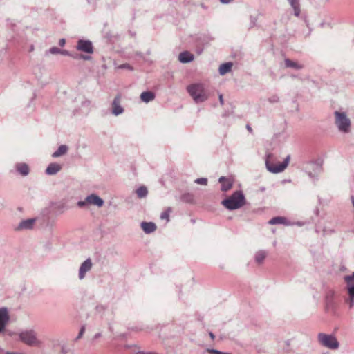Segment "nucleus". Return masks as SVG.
I'll return each instance as SVG.
<instances>
[{
  "label": "nucleus",
  "mask_w": 354,
  "mask_h": 354,
  "mask_svg": "<svg viewBox=\"0 0 354 354\" xmlns=\"http://www.w3.org/2000/svg\"><path fill=\"white\" fill-rule=\"evenodd\" d=\"M89 104H90V101H88V100L84 101V102H83V103H82V105H83V106H85V105H89Z\"/></svg>",
  "instance_id": "nucleus-47"
},
{
  "label": "nucleus",
  "mask_w": 354,
  "mask_h": 354,
  "mask_svg": "<svg viewBox=\"0 0 354 354\" xmlns=\"http://www.w3.org/2000/svg\"><path fill=\"white\" fill-rule=\"evenodd\" d=\"M194 58V55L188 51H183L178 55V60L183 64L191 62Z\"/></svg>",
  "instance_id": "nucleus-17"
},
{
  "label": "nucleus",
  "mask_w": 354,
  "mask_h": 354,
  "mask_svg": "<svg viewBox=\"0 0 354 354\" xmlns=\"http://www.w3.org/2000/svg\"><path fill=\"white\" fill-rule=\"evenodd\" d=\"M137 354H156L153 352H145V351H138Z\"/></svg>",
  "instance_id": "nucleus-43"
},
{
  "label": "nucleus",
  "mask_w": 354,
  "mask_h": 354,
  "mask_svg": "<svg viewBox=\"0 0 354 354\" xmlns=\"http://www.w3.org/2000/svg\"><path fill=\"white\" fill-rule=\"evenodd\" d=\"M187 91L196 103H201L208 99L204 86L201 83L189 85L187 87Z\"/></svg>",
  "instance_id": "nucleus-2"
},
{
  "label": "nucleus",
  "mask_w": 354,
  "mask_h": 354,
  "mask_svg": "<svg viewBox=\"0 0 354 354\" xmlns=\"http://www.w3.org/2000/svg\"><path fill=\"white\" fill-rule=\"evenodd\" d=\"M344 281L346 283V289L349 295L346 302L348 304L349 308H351L354 306V272L351 275H346Z\"/></svg>",
  "instance_id": "nucleus-9"
},
{
  "label": "nucleus",
  "mask_w": 354,
  "mask_h": 354,
  "mask_svg": "<svg viewBox=\"0 0 354 354\" xmlns=\"http://www.w3.org/2000/svg\"><path fill=\"white\" fill-rule=\"evenodd\" d=\"M288 1L294 10V15L296 17H299L301 12L299 0H288Z\"/></svg>",
  "instance_id": "nucleus-23"
},
{
  "label": "nucleus",
  "mask_w": 354,
  "mask_h": 354,
  "mask_svg": "<svg viewBox=\"0 0 354 354\" xmlns=\"http://www.w3.org/2000/svg\"><path fill=\"white\" fill-rule=\"evenodd\" d=\"M61 169H62L61 165L56 163V162H53V163H50L48 165V166L46 169L45 172L47 175H55L59 171H60Z\"/></svg>",
  "instance_id": "nucleus-15"
},
{
  "label": "nucleus",
  "mask_w": 354,
  "mask_h": 354,
  "mask_svg": "<svg viewBox=\"0 0 354 354\" xmlns=\"http://www.w3.org/2000/svg\"><path fill=\"white\" fill-rule=\"evenodd\" d=\"M35 222H36L35 218L23 220L19 223V225L16 227V230H31L33 228Z\"/></svg>",
  "instance_id": "nucleus-14"
},
{
  "label": "nucleus",
  "mask_w": 354,
  "mask_h": 354,
  "mask_svg": "<svg viewBox=\"0 0 354 354\" xmlns=\"http://www.w3.org/2000/svg\"><path fill=\"white\" fill-rule=\"evenodd\" d=\"M232 66V62H225L222 64L218 69L219 74L223 75L231 71Z\"/></svg>",
  "instance_id": "nucleus-24"
},
{
  "label": "nucleus",
  "mask_w": 354,
  "mask_h": 354,
  "mask_svg": "<svg viewBox=\"0 0 354 354\" xmlns=\"http://www.w3.org/2000/svg\"><path fill=\"white\" fill-rule=\"evenodd\" d=\"M335 124L338 130L344 133H348L351 131V122L345 112L335 111L334 112Z\"/></svg>",
  "instance_id": "nucleus-4"
},
{
  "label": "nucleus",
  "mask_w": 354,
  "mask_h": 354,
  "mask_svg": "<svg viewBox=\"0 0 354 354\" xmlns=\"http://www.w3.org/2000/svg\"><path fill=\"white\" fill-rule=\"evenodd\" d=\"M121 101V95L120 94H118L113 99L112 102V113L118 116L124 112L123 107L120 105Z\"/></svg>",
  "instance_id": "nucleus-12"
},
{
  "label": "nucleus",
  "mask_w": 354,
  "mask_h": 354,
  "mask_svg": "<svg viewBox=\"0 0 354 354\" xmlns=\"http://www.w3.org/2000/svg\"><path fill=\"white\" fill-rule=\"evenodd\" d=\"M218 182L221 183V189L223 192H227L232 187V181L225 176L220 177Z\"/></svg>",
  "instance_id": "nucleus-16"
},
{
  "label": "nucleus",
  "mask_w": 354,
  "mask_h": 354,
  "mask_svg": "<svg viewBox=\"0 0 354 354\" xmlns=\"http://www.w3.org/2000/svg\"><path fill=\"white\" fill-rule=\"evenodd\" d=\"M219 102L221 105L223 104V97L222 94H219Z\"/></svg>",
  "instance_id": "nucleus-44"
},
{
  "label": "nucleus",
  "mask_w": 354,
  "mask_h": 354,
  "mask_svg": "<svg viewBox=\"0 0 354 354\" xmlns=\"http://www.w3.org/2000/svg\"><path fill=\"white\" fill-rule=\"evenodd\" d=\"M19 337L23 343L30 346H37L40 344V342L37 338V334L33 330L21 332Z\"/></svg>",
  "instance_id": "nucleus-5"
},
{
  "label": "nucleus",
  "mask_w": 354,
  "mask_h": 354,
  "mask_svg": "<svg viewBox=\"0 0 354 354\" xmlns=\"http://www.w3.org/2000/svg\"><path fill=\"white\" fill-rule=\"evenodd\" d=\"M10 322L9 310L7 307L0 308V334L4 332Z\"/></svg>",
  "instance_id": "nucleus-11"
},
{
  "label": "nucleus",
  "mask_w": 354,
  "mask_h": 354,
  "mask_svg": "<svg viewBox=\"0 0 354 354\" xmlns=\"http://www.w3.org/2000/svg\"><path fill=\"white\" fill-rule=\"evenodd\" d=\"M257 21V17L251 15L250 17V28H253L256 26Z\"/></svg>",
  "instance_id": "nucleus-34"
},
{
  "label": "nucleus",
  "mask_w": 354,
  "mask_h": 354,
  "mask_svg": "<svg viewBox=\"0 0 354 354\" xmlns=\"http://www.w3.org/2000/svg\"><path fill=\"white\" fill-rule=\"evenodd\" d=\"M76 49L87 54H93L94 51L93 43L90 40L82 39L77 41Z\"/></svg>",
  "instance_id": "nucleus-10"
},
{
  "label": "nucleus",
  "mask_w": 354,
  "mask_h": 354,
  "mask_svg": "<svg viewBox=\"0 0 354 354\" xmlns=\"http://www.w3.org/2000/svg\"><path fill=\"white\" fill-rule=\"evenodd\" d=\"M223 4H227L232 2L234 0H219Z\"/></svg>",
  "instance_id": "nucleus-42"
},
{
  "label": "nucleus",
  "mask_w": 354,
  "mask_h": 354,
  "mask_svg": "<svg viewBox=\"0 0 354 354\" xmlns=\"http://www.w3.org/2000/svg\"><path fill=\"white\" fill-rule=\"evenodd\" d=\"M268 100L270 103H277L279 102V97L277 95H274L270 97Z\"/></svg>",
  "instance_id": "nucleus-35"
},
{
  "label": "nucleus",
  "mask_w": 354,
  "mask_h": 354,
  "mask_svg": "<svg viewBox=\"0 0 354 354\" xmlns=\"http://www.w3.org/2000/svg\"><path fill=\"white\" fill-rule=\"evenodd\" d=\"M156 97L155 93L152 91H144L140 95V99L142 102L148 103L153 100Z\"/></svg>",
  "instance_id": "nucleus-20"
},
{
  "label": "nucleus",
  "mask_w": 354,
  "mask_h": 354,
  "mask_svg": "<svg viewBox=\"0 0 354 354\" xmlns=\"http://www.w3.org/2000/svg\"><path fill=\"white\" fill-rule=\"evenodd\" d=\"M267 256V252L265 250H259L256 252L254 256L255 261L258 264H261L263 262Z\"/></svg>",
  "instance_id": "nucleus-26"
},
{
  "label": "nucleus",
  "mask_w": 354,
  "mask_h": 354,
  "mask_svg": "<svg viewBox=\"0 0 354 354\" xmlns=\"http://www.w3.org/2000/svg\"><path fill=\"white\" fill-rule=\"evenodd\" d=\"M268 223L270 225L284 224L288 225L287 219L283 216H276L271 218Z\"/></svg>",
  "instance_id": "nucleus-25"
},
{
  "label": "nucleus",
  "mask_w": 354,
  "mask_h": 354,
  "mask_svg": "<svg viewBox=\"0 0 354 354\" xmlns=\"http://www.w3.org/2000/svg\"><path fill=\"white\" fill-rule=\"evenodd\" d=\"M94 205L97 207H101L104 205V201L102 198L95 194H91L87 196L84 201H80L77 205L79 207H83L86 205Z\"/></svg>",
  "instance_id": "nucleus-8"
},
{
  "label": "nucleus",
  "mask_w": 354,
  "mask_h": 354,
  "mask_svg": "<svg viewBox=\"0 0 354 354\" xmlns=\"http://www.w3.org/2000/svg\"><path fill=\"white\" fill-rule=\"evenodd\" d=\"M100 337H101V333H96V334L94 335V338H95V339H97V338H99Z\"/></svg>",
  "instance_id": "nucleus-48"
},
{
  "label": "nucleus",
  "mask_w": 354,
  "mask_h": 354,
  "mask_svg": "<svg viewBox=\"0 0 354 354\" xmlns=\"http://www.w3.org/2000/svg\"><path fill=\"white\" fill-rule=\"evenodd\" d=\"M284 64L286 68H292L297 70H301L304 68V66L302 64H299L288 58L285 59Z\"/></svg>",
  "instance_id": "nucleus-22"
},
{
  "label": "nucleus",
  "mask_w": 354,
  "mask_h": 354,
  "mask_svg": "<svg viewBox=\"0 0 354 354\" xmlns=\"http://www.w3.org/2000/svg\"><path fill=\"white\" fill-rule=\"evenodd\" d=\"M245 201L242 191H236L230 197L223 200L221 204L229 210H235L243 207Z\"/></svg>",
  "instance_id": "nucleus-1"
},
{
  "label": "nucleus",
  "mask_w": 354,
  "mask_h": 354,
  "mask_svg": "<svg viewBox=\"0 0 354 354\" xmlns=\"http://www.w3.org/2000/svg\"><path fill=\"white\" fill-rule=\"evenodd\" d=\"M306 170L308 176L315 182L318 180V175L322 171V163L319 160L309 162Z\"/></svg>",
  "instance_id": "nucleus-7"
},
{
  "label": "nucleus",
  "mask_w": 354,
  "mask_h": 354,
  "mask_svg": "<svg viewBox=\"0 0 354 354\" xmlns=\"http://www.w3.org/2000/svg\"><path fill=\"white\" fill-rule=\"evenodd\" d=\"M5 354H22L19 352H14V351H6L5 352Z\"/></svg>",
  "instance_id": "nucleus-45"
},
{
  "label": "nucleus",
  "mask_w": 354,
  "mask_h": 354,
  "mask_svg": "<svg viewBox=\"0 0 354 354\" xmlns=\"http://www.w3.org/2000/svg\"><path fill=\"white\" fill-rule=\"evenodd\" d=\"M246 128H247V129H248V131H250V132H252V129L251 127H250L249 124H248V125L246 126Z\"/></svg>",
  "instance_id": "nucleus-49"
},
{
  "label": "nucleus",
  "mask_w": 354,
  "mask_h": 354,
  "mask_svg": "<svg viewBox=\"0 0 354 354\" xmlns=\"http://www.w3.org/2000/svg\"><path fill=\"white\" fill-rule=\"evenodd\" d=\"M69 57H71L73 59H83V60H91V55H86L83 54H72Z\"/></svg>",
  "instance_id": "nucleus-30"
},
{
  "label": "nucleus",
  "mask_w": 354,
  "mask_h": 354,
  "mask_svg": "<svg viewBox=\"0 0 354 354\" xmlns=\"http://www.w3.org/2000/svg\"><path fill=\"white\" fill-rule=\"evenodd\" d=\"M66 44V40L65 39L62 38V39H60L59 41V45L60 46H64Z\"/></svg>",
  "instance_id": "nucleus-40"
},
{
  "label": "nucleus",
  "mask_w": 354,
  "mask_h": 354,
  "mask_svg": "<svg viewBox=\"0 0 354 354\" xmlns=\"http://www.w3.org/2000/svg\"><path fill=\"white\" fill-rule=\"evenodd\" d=\"M326 308L328 311L330 310L333 313L335 311V303L333 298L330 296H327L326 298Z\"/></svg>",
  "instance_id": "nucleus-28"
},
{
  "label": "nucleus",
  "mask_w": 354,
  "mask_h": 354,
  "mask_svg": "<svg viewBox=\"0 0 354 354\" xmlns=\"http://www.w3.org/2000/svg\"><path fill=\"white\" fill-rule=\"evenodd\" d=\"M141 228L146 234H151L156 230L157 227L153 222H142Z\"/></svg>",
  "instance_id": "nucleus-18"
},
{
  "label": "nucleus",
  "mask_w": 354,
  "mask_h": 354,
  "mask_svg": "<svg viewBox=\"0 0 354 354\" xmlns=\"http://www.w3.org/2000/svg\"><path fill=\"white\" fill-rule=\"evenodd\" d=\"M195 183L199 185H206L207 184V178H198L194 180Z\"/></svg>",
  "instance_id": "nucleus-33"
},
{
  "label": "nucleus",
  "mask_w": 354,
  "mask_h": 354,
  "mask_svg": "<svg viewBox=\"0 0 354 354\" xmlns=\"http://www.w3.org/2000/svg\"><path fill=\"white\" fill-rule=\"evenodd\" d=\"M169 210H170V209H169L168 211L163 212L160 215V218L166 219L167 221H169Z\"/></svg>",
  "instance_id": "nucleus-36"
},
{
  "label": "nucleus",
  "mask_w": 354,
  "mask_h": 354,
  "mask_svg": "<svg viewBox=\"0 0 354 354\" xmlns=\"http://www.w3.org/2000/svg\"><path fill=\"white\" fill-rule=\"evenodd\" d=\"M180 199L182 201H183L185 203H194V196L192 193L187 192V193L183 194L181 196Z\"/></svg>",
  "instance_id": "nucleus-29"
},
{
  "label": "nucleus",
  "mask_w": 354,
  "mask_h": 354,
  "mask_svg": "<svg viewBox=\"0 0 354 354\" xmlns=\"http://www.w3.org/2000/svg\"><path fill=\"white\" fill-rule=\"evenodd\" d=\"M351 202H352L353 206V207H354V196H351Z\"/></svg>",
  "instance_id": "nucleus-50"
},
{
  "label": "nucleus",
  "mask_w": 354,
  "mask_h": 354,
  "mask_svg": "<svg viewBox=\"0 0 354 354\" xmlns=\"http://www.w3.org/2000/svg\"><path fill=\"white\" fill-rule=\"evenodd\" d=\"M59 53H60V49L57 47L54 46V47L50 48L48 50L46 51V55H47L48 53L55 55V54H59Z\"/></svg>",
  "instance_id": "nucleus-31"
},
{
  "label": "nucleus",
  "mask_w": 354,
  "mask_h": 354,
  "mask_svg": "<svg viewBox=\"0 0 354 354\" xmlns=\"http://www.w3.org/2000/svg\"><path fill=\"white\" fill-rule=\"evenodd\" d=\"M15 167L17 171L23 176H26L30 172L29 167L26 163H17Z\"/></svg>",
  "instance_id": "nucleus-19"
},
{
  "label": "nucleus",
  "mask_w": 354,
  "mask_h": 354,
  "mask_svg": "<svg viewBox=\"0 0 354 354\" xmlns=\"http://www.w3.org/2000/svg\"><path fill=\"white\" fill-rule=\"evenodd\" d=\"M209 335L210 338H211L212 340H214V339H215V335H214V334L212 332H209Z\"/></svg>",
  "instance_id": "nucleus-46"
},
{
  "label": "nucleus",
  "mask_w": 354,
  "mask_h": 354,
  "mask_svg": "<svg viewBox=\"0 0 354 354\" xmlns=\"http://www.w3.org/2000/svg\"><path fill=\"white\" fill-rule=\"evenodd\" d=\"M68 147L66 145H60L58 149L52 154L53 158H59L67 153Z\"/></svg>",
  "instance_id": "nucleus-21"
},
{
  "label": "nucleus",
  "mask_w": 354,
  "mask_h": 354,
  "mask_svg": "<svg viewBox=\"0 0 354 354\" xmlns=\"http://www.w3.org/2000/svg\"><path fill=\"white\" fill-rule=\"evenodd\" d=\"M317 337L319 342L326 348L330 349H337L339 348V344L336 337L333 335L319 333Z\"/></svg>",
  "instance_id": "nucleus-6"
},
{
  "label": "nucleus",
  "mask_w": 354,
  "mask_h": 354,
  "mask_svg": "<svg viewBox=\"0 0 354 354\" xmlns=\"http://www.w3.org/2000/svg\"><path fill=\"white\" fill-rule=\"evenodd\" d=\"M206 351L211 354H231L230 353L221 351L214 348H207Z\"/></svg>",
  "instance_id": "nucleus-32"
},
{
  "label": "nucleus",
  "mask_w": 354,
  "mask_h": 354,
  "mask_svg": "<svg viewBox=\"0 0 354 354\" xmlns=\"http://www.w3.org/2000/svg\"><path fill=\"white\" fill-rule=\"evenodd\" d=\"M68 350L64 346H62V353L66 354V353H68Z\"/></svg>",
  "instance_id": "nucleus-41"
},
{
  "label": "nucleus",
  "mask_w": 354,
  "mask_h": 354,
  "mask_svg": "<svg viewBox=\"0 0 354 354\" xmlns=\"http://www.w3.org/2000/svg\"><path fill=\"white\" fill-rule=\"evenodd\" d=\"M120 68H127V69H129V70H133V68L131 67V65H129V64H122L120 66Z\"/></svg>",
  "instance_id": "nucleus-38"
},
{
  "label": "nucleus",
  "mask_w": 354,
  "mask_h": 354,
  "mask_svg": "<svg viewBox=\"0 0 354 354\" xmlns=\"http://www.w3.org/2000/svg\"><path fill=\"white\" fill-rule=\"evenodd\" d=\"M290 159L288 155L282 162H278L277 165L274 162V156L269 153L266 156V165L267 169L273 174H277L283 171L288 166Z\"/></svg>",
  "instance_id": "nucleus-3"
},
{
  "label": "nucleus",
  "mask_w": 354,
  "mask_h": 354,
  "mask_svg": "<svg viewBox=\"0 0 354 354\" xmlns=\"http://www.w3.org/2000/svg\"><path fill=\"white\" fill-rule=\"evenodd\" d=\"M59 54H62V55H65V56H70V55H71V53L69 51H68L66 50H61V49H60Z\"/></svg>",
  "instance_id": "nucleus-39"
},
{
  "label": "nucleus",
  "mask_w": 354,
  "mask_h": 354,
  "mask_svg": "<svg viewBox=\"0 0 354 354\" xmlns=\"http://www.w3.org/2000/svg\"><path fill=\"white\" fill-rule=\"evenodd\" d=\"M136 193L139 198H146L148 194L147 187L145 185H142L136 190Z\"/></svg>",
  "instance_id": "nucleus-27"
},
{
  "label": "nucleus",
  "mask_w": 354,
  "mask_h": 354,
  "mask_svg": "<svg viewBox=\"0 0 354 354\" xmlns=\"http://www.w3.org/2000/svg\"><path fill=\"white\" fill-rule=\"evenodd\" d=\"M93 263L91 259L88 258L80 266L79 269L78 277L80 280L84 279L86 273L91 270Z\"/></svg>",
  "instance_id": "nucleus-13"
},
{
  "label": "nucleus",
  "mask_w": 354,
  "mask_h": 354,
  "mask_svg": "<svg viewBox=\"0 0 354 354\" xmlns=\"http://www.w3.org/2000/svg\"><path fill=\"white\" fill-rule=\"evenodd\" d=\"M84 332H85V326H82L80 328V330L77 337L75 338V340L80 339L82 337Z\"/></svg>",
  "instance_id": "nucleus-37"
}]
</instances>
